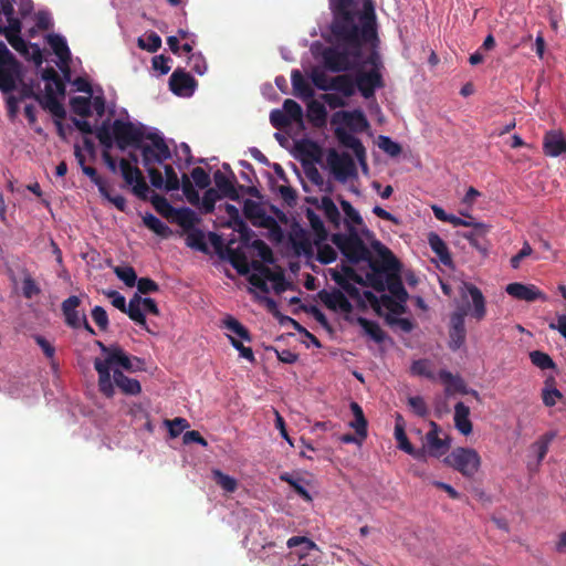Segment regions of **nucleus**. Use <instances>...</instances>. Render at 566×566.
<instances>
[{
	"mask_svg": "<svg viewBox=\"0 0 566 566\" xmlns=\"http://www.w3.org/2000/svg\"><path fill=\"white\" fill-rule=\"evenodd\" d=\"M358 4V0H331L332 41L322 51L327 71L342 73L366 65L378 72L384 69L375 13L360 12Z\"/></svg>",
	"mask_w": 566,
	"mask_h": 566,
	"instance_id": "obj_1",
	"label": "nucleus"
},
{
	"mask_svg": "<svg viewBox=\"0 0 566 566\" xmlns=\"http://www.w3.org/2000/svg\"><path fill=\"white\" fill-rule=\"evenodd\" d=\"M95 135L104 148L111 149L115 143L120 150H126L128 147L137 149L147 136L143 126H136L123 119H115L112 125L108 119L104 120L96 128Z\"/></svg>",
	"mask_w": 566,
	"mask_h": 566,
	"instance_id": "obj_2",
	"label": "nucleus"
},
{
	"mask_svg": "<svg viewBox=\"0 0 566 566\" xmlns=\"http://www.w3.org/2000/svg\"><path fill=\"white\" fill-rule=\"evenodd\" d=\"M143 360L135 356H129L120 346L113 350L109 357L95 358L94 368L98 375V390L106 398L115 396L112 382V371L120 367L126 371H136L142 369Z\"/></svg>",
	"mask_w": 566,
	"mask_h": 566,
	"instance_id": "obj_3",
	"label": "nucleus"
},
{
	"mask_svg": "<svg viewBox=\"0 0 566 566\" xmlns=\"http://www.w3.org/2000/svg\"><path fill=\"white\" fill-rule=\"evenodd\" d=\"M349 233H334L332 242L338 248L342 254L353 264H358L361 261L369 262L371 252L358 235L353 227H349Z\"/></svg>",
	"mask_w": 566,
	"mask_h": 566,
	"instance_id": "obj_4",
	"label": "nucleus"
},
{
	"mask_svg": "<svg viewBox=\"0 0 566 566\" xmlns=\"http://www.w3.org/2000/svg\"><path fill=\"white\" fill-rule=\"evenodd\" d=\"M443 462L463 476L473 478L480 469L481 457L474 449L458 447L444 458Z\"/></svg>",
	"mask_w": 566,
	"mask_h": 566,
	"instance_id": "obj_5",
	"label": "nucleus"
},
{
	"mask_svg": "<svg viewBox=\"0 0 566 566\" xmlns=\"http://www.w3.org/2000/svg\"><path fill=\"white\" fill-rule=\"evenodd\" d=\"M146 139L150 140L151 144H146L143 140L137 147L142 153L144 167L154 166L155 164L161 165L171 158V151L163 136L149 133Z\"/></svg>",
	"mask_w": 566,
	"mask_h": 566,
	"instance_id": "obj_6",
	"label": "nucleus"
},
{
	"mask_svg": "<svg viewBox=\"0 0 566 566\" xmlns=\"http://www.w3.org/2000/svg\"><path fill=\"white\" fill-rule=\"evenodd\" d=\"M22 76V64L10 51L6 55H0V91L3 94L13 92Z\"/></svg>",
	"mask_w": 566,
	"mask_h": 566,
	"instance_id": "obj_7",
	"label": "nucleus"
},
{
	"mask_svg": "<svg viewBox=\"0 0 566 566\" xmlns=\"http://www.w3.org/2000/svg\"><path fill=\"white\" fill-rule=\"evenodd\" d=\"M384 269L390 270V273L386 275V290L399 302L405 303L408 300V292L400 276L401 264L389 249H385Z\"/></svg>",
	"mask_w": 566,
	"mask_h": 566,
	"instance_id": "obj_8",
	"label": "nucleus"
},
{
	"mask_svg": "<svg viewBox=\"0 0 566 566\" xmlns=\"http://www.w3.org/2000/svg\"><path fill=\"white\" fill-rule=\"evenodd\" d=\"M119 170L124 181L127 185L133 186V193L142 200H147L149 187L142 170L137 166L130 165L129 160L125 158L119 160Z\"/></svg>",
	"mask_w": 566,
	"mask_h": 566,
	"instance_id": "obj_9",
	"label": "nucleus"
},
{
	"mask_svg": "<svg viewBox=\"0 0 566 566\" xmlns=\"http://www.w3.org/2000/svg\"><path fill=\"white\" fill-rule=\"evenodd\" d=\"M355 70V88L359 91L364 98H373L376 90L385 86L381 72L376 70L364 71L361 66Z\"/></svg>",
	"mask_w": 566,
	"mask_h": 566,
	"instance_id": "obj_10",
	"label": "nucleus"
},
{
	"mask_svg": "<svg viewBox=\"0 0 566 566\" xmlns=\"http://www.w3.org/2000/svg\"><path fill=\"white\" fill-rule=\"evenodd\" d=\"M468 315L465 308L453 312L450 316L449 329V348L453 352L458 350L465 343L467 331L464 318Z\"/></svg>",
	"mask_w": 566,
	"mask_h": 566,
	"instance_id": "obj_11",
	"label": "nucleus"
},
{
	"mask_svg": "<svg viewBox=\"0 0 566 566\" xmlns=\"http://www.w3.org/2000/svg\"><path fill=\"white\" fill-rule=\"evenodd\" d=\"M327 163L332 172L339 181H345L355 172V163L347 153L338 154L336 150H331L327 156Z\"/></svg>",
	"mask_w": 566,
	"mask_h": 566,
	"instance_id": "obj_12",
	"label": "nucleus"
},
{
	"mask_svg": "<svg viewBox=\"0 0 566 566\" xmlns=\"http://www.w3.org/2000/svg\"><path fill=\"white\" fill-rule=\"evenodd\" d=\"M441 431L439 424L434 421H430V430L424 437V446L422 449L426 450L431 457L439 458L444 454L450 448V440L448 438L441 439L439 432Z\"/></svg>",
	"mask_w": 566,
	"mask_h": 566,
	"instance_id": "obj_13",
	"label": "nucleus"
},
{
	"mask_svg": "<svg viewBox=\"0 0 566 566\" xmlns=\"http://www.w3.org/2000/svg\"><path fill=\"white\" fill-rule=\"evenodd\" d=\"M375 247H381V250L379 251L381 256V262H377L374 260H370L369 266L371 269V273L367 274V280L369 282V285L375 289L377 292H384L386 291V275L387 273H390V270H385V247L380 244L379 241H376Z\"/></svg>",
	"mask_w": 566,
	"mask_h": 566,
	"instance_id": "obj_14",
	"label": "nucleus"
},
{
	"mask_svg": "<svg viewBox=\"0 0 566 566\" xmlns=\"http://www.w3.org/2000/svg\"><path fill=\"white\" fill-rule=\"evenodd\" d=\"M197 86L196 80L182 69H176L169 78L170 91L178 96H190Z\"/></svg>",
	"mask_w": 566,
	"mask_h": 566,
	"instance_id": "obj_15",
	"label": "nucleus"
},
{
	"mask_svg": "<svg viewBox=\"0 0 566 566\" xmlns=\"http://www.w3.org/2000/svg\"><path fill=\"white\" fill-rule=\"evenodd\" d=\"M81 303L82 301L78 296L71 295L61 304V310L64 316L65 324L74 329L81 328L82 318L86 317L84 312H80L77 310Z\"/></svg>",
	"mask_w": 566,
	"mask_h": 566,
	"instance_id": "obj_16",
	"label": "nucleus"
},
{
	"mask_svg": "<svg viewBox=\"0 0 566 566\" xmlns=\"http://www.w3.org/2000/svg\"><path fill=\"white\" fill-rule=\"evenodd\" d=\"M395 438L398 442L399 449L415 458L416 460H424L426 459V450L424 449H416L410 443L407 438L405 431V421L401 415L397 413L396 423H395Z\"/></svg>",
	"mask_w": 566,
	"mask_h": 566,
	"instance_id": "obj_17",
	"label": "nucleus"
},
{
	"mask_svg": "<svg viewBox=\"0 0 566 566\" xmlns=\"http://www.w3.org/2000/svg\"><path fill=\"white\" fill-rule=\"evenodd\" d=\"M319 300L323 304L332 311H340L343 313H350L353 310L352 303L345 294L337 289L332 291L322 290L318 293Z\"/></svg>",
	"mask_w": 566,
	"mask_h": 566,
	"instance_id": "obj_18",
	"label": "nucleus"
},
{
	"mask_svg": "<svg viewBox=\"0 0 566 566\" xmlns=\"http://www.w3.org/2000/svg\"><path fill=\"white\" fill-rule=\"evenodd\" d=\"M505 291L509 295L516 300L534 302L536 300H546V295L533 284L510 283Z\"/></svg>",
	"mask_w": 566,
	"mask_h": 566,
	"instance_id": "obj_19",
	"label": "nucleus"
},
{
	"mask_svg": "<svg viewBox=\"0 0 566 566\" xmlns=\"http://www.w3.org/2000/svg\"><path fill=\"white\" fill-rule=\"evenodd\" d=\"M112 382L114 389L117 388L122 394L126 396H137L142 392L140 382L126 376L123 370L115 368L112 374Z\"/></svg>",
	"mask_w": 566,
	"mask_h": 566,
	"instance_id": "obj_20",
	"label": "nucleus"
},
{
	"mask_svg": "<svg viewBox=\"0 0 566 566\" xmlns=\"http://www.w3.org/2000/svg\"><path fill=\"white\" fill-rule=\"evenodd\" d=\"M38 102L42 108L49 111L55 118H65V108L57 99L56 94L50 83L45 84V94H40Z\"/></svg>",
	"mask_w": 566,
	"mask_h": 566,
	"instance_id": "obj_21",
	"label": "nucleus"
},
{
	"mask_svg": "<svg viewBox=\"0 0 566 566\" xmlns=\"http://www.w3.org/2000/svg\"><path fill=\"white\" fill-rule=\"evenodd\" d=\"M231 177L229 178L226 174H223L221 170H217L213 174V180L214 185L217 187V191L224 198H229L231 200H239L240 195L238 192V189L234 186V174L231 171Z\"/></svg>",
	"mask_w": 566,
	"mask_h": 566,
	"instance_id": "obj_22",
	"label": "nucleus"
},
{
	"mask_svg": "<svg viewBox=\"0 0 566 566\" xmlns=\"http://www.w3.org/2000/svg\"><path fill=\"white\" fill-rule=\"evenodd\" d=\"M335 135H336L338 142L344 147L353 150V153L355 154V156L357 157V159L360 163H363L365 160V157H366L365 147H364L363 143L356 136H354L352 133H349L346 129L340 128V127L335 129Z\"/></svg>",
	"mask_w": 566,
	"mask_h": 566,
	"instance_id": "obj_23",
	"label": "nucleus"
},
{
	"mask_svg": "<svg viewBox=\"0 0 566 566\" xmlns=\"http://www.w3.org/2000/svg\"><path fill=\"white\" fill-rule=\"evenodd\" d=\"M289 548H291V555L295 556L300 562L304 559L311 551H318L317 545L306 536H293L286 542Z\"/></svg>",
	"mask_w": 566,
	"mask_h": 566,
	"instance_id": "obj_24",
	"label": "nucleus"
},
{
	"mask_svg": "<svg viewBox=\"0 0 566 566\" xmlns=\"http://www.w3.org/2000/svg\"><path fill=\"white\" fill-rule=\"evenodd\" d=\"M337 116H342L344 124L352 130L364 132L369 127L365 114L359 109L337 113L334 115L333 122H335Z\"/></svg>",
	"mask_w": 566,
	"mask_h": 566,
	"instance_id": "obj_25",
	"label": "nucleus"
},
{
	"mask_svg": "<svg viewBox=\"0 0 566 566\" xmlns=\"http://www.w3.org/2000/svg\"><path fill=\"white\" fill-rule=\"evenodd\" d=\"M454 427L463 436H469L472 432V422L470 420V408L462 401L454 406Z\"/></svg>",
	"mask_w": 566,
	"mask_h": 566,
	"instance_id": "obj_26",
	"label": "nucleus"
},
{
	"mask_svg": "<svg viewBox=\"0 0 566 566\" xmlns=\"http://www.w3.org/2000/svg\"><path fill=\"white\" fill-rule=\"evenodd\" d=\"M49 44L51 45L54 54L60 59L62 63L67 65L71 60V51L67 46L65 39L61 35L54 34L49 36ZM64 74L66 77L70 75L69 66H65Z\"/></svg>",
	"mask_w": 566,
	"mask_h": 566,
	"instance_id": "obj_27",
	"label": "nucleus"
},
{
	"mask_svg": "<svg viewBox=\"0 0 566 566\" xmlns=\"http://www.w3.org/2000/svg\"><path fill=\"white\" fill-rule=\"evenodd\" d=\"M252 269L256 272H261L264 277H266L269 281H272L274 283V291L277 294L284 292L287 289L289 283L285 281L283 273L273 272L270 268L259 261L252 262Z\"/></svg>",
	"mask_w": 566,
	"mask_h": 566,
	"instance_id": "obj_28",
	"label": "nucleus"
},
{
	"mask_svg": "<svg viewBox=\"0 0 566 566\" xmlns=\"http://www.w3.org/2000/svg\"><path fill=\"white\" fill-rule=\"evenodd\" d=\"M438 376H439L440 380L448 386L447 392H450V390L452 388L454 391H458L460 394H469V390L461 377L454 376L451 371H449L447 369H441L439 371ZM470 392L475 398L479 397V394L476 390H470Z\"/></svg>",
	"mask_w": 566,
	"mask_h": 566,
	"instance_id": "obj_29",
	"label": "nucleus"
},
{
	"mask_svg": "<svg viewBox=\"0 0 566 566\" xmlns=\"http://www.w3.org/2000/svg\"><path fill=\"white\" fill-rule=\"evenodd\" d=\"M465 287L472 298V304H473V308H472L470 315L478 321L483 319L486 315V307H485V298H484L481 290L473 284H467Z\"/></svg>",
	"mask_w": 566,
	"mask_h": 566,
	"instance_id": "obj_30",
	"label": "nucleus"
},
{
	"mask_svg": "<svg viewBox=\"0 0 566 566\" xmlns=\"http://www.w3.org/2000/svg\"><path fill=\"white\" fill-rule=\"evenodd\" d=\"M307 103V119L317 128L325 126L327 119V111L321 102L310 98Z\"/></svg>",
	"mask_w": 566,
	"mask_h": 566,
	"instance_id": "obj_31",
	"label": "nucleus"
},
{
	"mask_svg": "<svg viewBox=\"0 0 566 566\" xmlns=\"http://www.w3.org/2000/svg\"><path fill=\"white\" fill-rule=\"evenodd\" d=\"M226 254L231 263V265L237 270V272L241 275H247L250 272V268H252V264L250 265L248 262V259L244 254V252L240 249H234L231 247L226 248Z\"/></svg>",
	"mask_w": 566,
	"mask_h": 566,
	"instance_id": "obj_32",
	"label": "nucleus"
},
{
	"mask_svg": "<svg viewBox=\"0 0 566 566\" xmlns=\"http://www.w3.org/2000/svg\"><path fill=\"white\" fill-rule=\"evenodd\" d=\"M331 91H336L345 97L355 94V80L348 74H339L331 78Z\"/></svg>",
	"mask_w": 566,
	"mask_h": 566,
	"instance_id": "obj_33",
	"label": "nucleus"
},
{
	"mask_svg": "<svg viewBox=\"0 0 566 566\" xmlns=\"http://www.w3.org/2000/svg\"><path fill=\"white\" fill-rule=\"evenodd\" d=\"M292 86L294 94L303 99H308L314 96V90L304 78L303 74L298 70H293L291 74Z\"/></svg>",
	"mask_w": 566,
	"mask_h": 566,
	"instance_id": "obj_34",
	"label": "nucleus"
},
{
	"mask_svg": "<svg viewBox=\"0 0 566 566\" xmlns=\"http://www.w3.org/2000/svg\"><path fill=\"white\" fill-rule=\"evenodd\" d=\"M428 242L431 250L444 265L452 263V258L446 242L437 233L431 232L428 237Z\"/></svg>",
	"mask_w": 566,
	"mask_h": 566,
	"instance_id": "obj_35",
	"label": "nucleus"
},
{
	"mask_svg": "<svg viewBox=\"0 0 566 566\" xmlns=\"http://www.w3.org/2000/svg\"><path fill=\"white\" fill-rule=\"evenodd\" d=\"M544 153L551 157L566 153V140L560 135L547 134L544 139Z\"/></svg>",
	"mask_w": 566,
	"mask_h": 566,
	"instance_id": "obj_36",
	"label": "nucleus"
},
{
	"mask_svg": "<svg viewBox=\"0 0 566 566\" xmlns=\"http://www.w3.org/2000/svg\"><path fill=\"white\" fill-rule=\"evenodd\" d=\"M321 209L324 211V214L328 222L332 223L334 228L338 229L340 227L342 216L331 197H322Z\"/></svg>",
	"mask_w": 566,
	"mask_h": 566,
	"instance_id": "obj_37",
	"label": "nucleus"
},
{
	"mask_svg": "<svg viewBox=\"0 0 566 566\" xmlns=\"http://www.w3.org/2000/svg\"><path fill=\"white\" fill-rule=\"evenodd\" d=\"M350 410L355 418L354 421L350 422V427L355 429V432L359 438L365 439L367 437V420L364 411L355 401L350 403Z\"/></svg>",
	"mask_w": 566,
	"mask_h": 566,
	"instance_id": "obj_38",
	"label": "nucleus"
},
{
	"mask_svg": "<svg viewBox=\"0 0 566 566\" xmlns=\"http://www.w3.org/2000/svg\"><path fill=\"white\" fill-rule=\"evenodd\" d=\"M358 325L364 332L376 343H382L386 338V333L381 329L380 325L365 317L357 318Z\"/></svg>",
	"mask_w": 566,
	"mask_h": 566,
	"instance_id": "obj_39",
	"label": "nucleus"
},
{
	"mask_svg": "<svg viewBox=\"0 0 566 566\" xmlns=\"http://www.w3.org/2000/svg\"><path fill=\"white\" fill-rule=\"evenodd\" d=\"M305 216L316 237L315 239H318V241H325L328 233L321 217L311 208L306 209Z\"/></svg>",
	"mask_w": 566,
	"mask_h": 566,
	"instance_id": "obj_40",
	"label": "nucleus"
},
{
	"mask_svg": "<svg viewBox=\"0 0 566 566\" xmlns=\"http://www.w3.org/2000/svg\"><path fill=\"white\" fill-rule=\"evenodd\" d=\"M143 222L149 230L163 238H167L171 234L170 228L153 213H146L143 217Z\"/></svg>",
	"mask_w": 566,
	"mask_h": 566,
	"instance_id": "obj_41",
	"label": "nucleus"
},
{
	"mask_svg": "<svg viewBox=\"0 0 566 566\" xmlns=\"http://www.w3.org/2000/svg\"><path fill=\"white\" fill-rule=\"evenodd\" d=\"M554 384V378H548L545 380V386L542 389V399L546 407L555 406L557 400L563 398V394L555 388Z\"/></svg>",
	"mask_w": 566,
	"mask_h": 566,
	"instance_id": "obj_42",
	"label": "nucleus"
},
{
	"mask_svg": "<svg viewBox=\"0 0 566 566\" xmlns=\"http://www.w3.org/2000/svg\"><path fill=\"white\" fill-rule=\"evenodd\" d=\"M488 232V228L483 223H474V228L470 232H464L463 237L470 242L472 247L480 251H485L482 240Z\"/></svg>",
	"mask_w": 566,
	"mask_h": 566,
	"instance_id": "obj_43",
	"label": "nucleus"
},
{
	"mask_svg": "<svg viewBox=\"0 0 566 566\" xmlns=\"http://www.w3.org/2000/svg\"><path fill=\"white\" fill-rule=\"evenodd\" d=\"M70 106L72 112L81 117L91 116V96H74L70 99Z\"/></svg>",
	"mask_w": 566,
	"mask_h": 566,
	"instance_id": "obj_44",
	"label": "nucleus"
},
{
	"mask_svg": "<svg viewBox=\"0 0 566 566\" xmlns=\"http://www.w3.org/2000/svg\"><path fill=\"white\" fill-rule=\"evenodd\" d=\"M223 327L229 332L235 334L242 340L251 342L250 332L237 318L232 316H227L223 319Z\"/></svg>",
	"mask_w": 566,
	"mask_h": 566,
	"instance_id": "obj_45",
	"label": "nucleus"
},
{
	"mask_svg": "<svg viewBox=\"0 0 566 566\" xmlns=\"http://www.w3.org/2000/svg\"><path fill=\"white\" fill-rule=\"evenodd\" d=\"M212 478L213 481L228 493H233L238 489L237 480L228 474H224L219 469L212 470Z\"/></svg>",
	"mask_w": 566,
	"mask_h": 566,
	"instance_id": "obj_46",
	"label": "nucleus"
},
{
	"mask_svg": "<svg viewBox=\"0 0 566 566\" xmlns=\"http://www.w3.org/2000/svg\"><path fill=\"white\" fill-rule=\"evenodd\" d=\"M314 243L317 247L316 259L322 264H329L336 260L337 252L332 245L324 243V241H318V239H315Z\"/></svg>",
	"mask_w": 566,
	"mask_h": 566,
	"instance_id": "obj_47",
	"label": "nucleus"
},
{
	"mask_svg": "<svg viewBox=\"0 0 566 566\" xmlns=\"http://www.w3.org/2000/svg\"><path fill=\"white\" fill-rule=\"evenodd\" d=\"M137 44L140 49L150 53L157 52L161 46V38L154 31L138 38Z\"/></svg>",
	"mask_w": 566,
	"mask_h": 566,
	"instance_id": "obj_48",
	"label": "nucleus"
},
{
	"mask_svg": "<svg viewBox=\"0 0 566 566\" xmlns=\"http://www.w3.org/2000/svg\"><path fill=\"white\" fill-rule=\"evenodd\" d=\"M150 202L155 210L165 218L172 217L176 211L164 196L154 193L150 198Z\"/></svg>",
	"mask_w": 566,
	"mask_h": 566,
	"instance_id": "obj_49",
	"label": "nucleus"
},
{
	"mask_svg": "<svg viewBox=\"0 0 566 566\" xmlns=\"http://www.w3.org/2000/svg\"><path fill=\"white\" fill-rule=\"evenodd\" d=\"M180 187L188 202L192 206L198 207L200 205L199 192L195 189L191 180L186 174H184L181 177Z\"/></svg>",
	"mask_w": 566,
	"mask_h": 566,
	"instance_id": "obj_50",
	"label": "nucleus"
},
{
	"mask_svg": "<svg viewBox=\"0 0 566 566\" xmlns=\"http://www.w3.org/2000/svg\"><path fill=\"white\" fill-rule=\"evenodd\" d=\"M176 216L177 222L184 229L188 230L193 228V226L198 222L197 214L189 208L178 209L174 213Z\"/></svg>",
	"mask_w": 566,
	"mask_h": 566,
	"instance_id": "obj_51",
	"label": "nucleus"
},
{
	"mask_svg": "<svg viewBox=\"0 0 566 566\" xmlns=\"http://www.w3.org/2000/svg\"><path fill=\"white\" fill-rule=\"evenodd\" d=\"M223 198L214 188H208L202 199H200L201 209L205 213H212L216 208V202Z\"/></svg>",
	"mask_w": 566,
	"mask_h": 566,
	"instance_id": "obj_52",
	"label": "nucleus"
},
{
	"mask_svg": "<svg viewBox=\"0 0 566 566\" xmlns=\"http://www.w3.org/2000/svg\"><path fill=\"white\" fill-rule=\"evenodd\" d=\"M556 431H548L533 444L537 452L538 462H541L546 457L549 444L556 438Z\"/></svg>",
	"mask_w": 566,
	"mask_h": 566,
	"instance_id": "obj_53",
	"label": "nucleus"
},
{
	"mask_svg": "<svg viewBox=\"0 0 566 566\" xmlns=\"http://www.w3.org/2000/svg\"><path fill=\"white\" fill-rule=\"evenodd\" d=\"M311 81L321 91H331V78L319 67H313L310 73Z\"/></svg>",
	"mask_w": 566,
	"mask_h": 566,
	"instance_id": "obj_54",
	"label": "nucleus"
},
{
	"mask_svg": "<svg viewBox=\"0 0 566 566\" xmlns=\"http://www.w3.org/2000/svg\"><path fill=\"white\" fill-rule=\"evenodd\" d=\"M282 111L286 114V116L291 119L292 123H302L303 111L301 105L296 103L294 99H285L283 103Z\"/></svg>",
	"mask_w": 566,
	"mask_h": 566,
	"instance_id": "obj_55",
	"label": "nucleus"
},
{
	"mask_svg": "<svg viewBox=\"0 0 566 566\" xmlns=\"http://www.w3.org/2000/svg\"><path fill=\"white\" fill-rule=\"evenodd\" d=\"M411 373L417 376L426 377L430 380L436 379V374L431 368V364L427 359L415 360L411 365Z\"/></svg>",
	"mask_w": 566,
	"mask_h": 566,
	"instance_id": "obj_56",
	"label": "nucleus"
},
{
	"mask_svg": "<svg viewBox=\"0 0 566 566\" xmlns=\"http://www.w3.org/2000/svg\"><path fill=\"white\" fill-rule=\"evenodd\" d=\"M124 313L127 314L128 317L137 325H139L142 328H144L147 332H150L147 325L145 313L143 311V306L127 305Z\"/></svg>",
	"mask_w": 566,
	"mask_h": 566,
	"instance_id": "obj_57",
	"label": "nucleus"
},
{
	"mask_svg": "<svg viewBox=\"0 0 566 566\" xmlns=\"http://www.w3.org/2000/svg\"><path fill=\"white\" fill-rule=\"evenodd\" d=\"M530 358L533 365L541 369H553L556 367L554 360L544 352L534 350L530 354Z\"/></svg>",
	"mask_w": 566,
	"mask_h": 566,
	"instance_id": "obj_58",
	"label": "nucleus"
},
{
	"mask_svg": "<svg viewBox=\"0 0 566 566\" xmlns=\"http://www.w3.org/2000/svg\"><path fill=\"white\" fill-rule=\"evenodd\" d=\"M115 274L122 280L126 286L133 287L137 282V274L133 266H116L114 270Z\"/></svg>",
	"mask_w": 566,
	"mask_h": 566,
	"instance_id": "obj_59",
	"label": "nucleus"
},
{
	"mask_svg": "<svg viewBox=\"0 0 566 566\" xmlns=\"http://www.w3.org/2000/svg\"><path fill=\"white\" fill-rule=\"evenodd\" d=\"M297 150L304 157L311 158L313 160H318L321 155V149L318 145L313 140H302L297 144Z\"/></svg>",
	"mask_w": 566,
	"mask_h": 566,
	"instance_id": "obj_60",
	"label": "nucleus"
},
{
	"mask_svg": "<svg viewBox=\"0 0 566 566\" xmlns=\"http://www.w3.org/2000/svg\"><path fill=\"white\" fill-rule=\"evenodd\" d=\"M82 171L86 175L91 181L97 186L101 195H106V181L103 177L97 174V170L91 166H83Z\"/></svg>",
	"mask_w": 566,
	"mask_h": 566,
	"instance_id": "obj_61",
	"label": "nucleus"
},
{
	"mask_svg": "<svg viewBox=\"0 0 566 566\" xmlns=\"http://www.w3.org/2000/svg\"><path fill=\"white\" fill-rule=\"evenodd\" d=\"M243 212H244V216L250 220L261 219V218H264V216H265L262 207L258 202L250 200V199H247L244 201Z\"/></svg>",
	"mask_w": 566,
	"mask_h": 566,
	"instance_id": "obj_62",
	"label": "nucleus"
},
{
	"mask_svg": "<svg viewBox=\"0 0 566 566\" xmlns=\"http://www.w3.org/2000/svg\"><path fill=\"white\" fill-rule=\"evenodd\" d=\"M187 244L188 247L197 249L201 252H206L208 250L205 241V234L200 230H193L188 234Z\"/></svg>",
	"mask_w": 566,
	"mask_h": 566,
	"instance_id": "obj_63",
	"label": "nucleus"
},
{
	"mask_svg": "<svg viewBox=\"0 0 566 566\" xmlns=\"http://www.w3.org/2000/svg\"><path fill=\"white\" fill-rule=\"evenodd\" d=\"M191 178L195 182V185L200 188V189H206L209 187L211 180H210V176L208 175V172L201 168V167H196L191 170Z\"/></svg>",
	"mask_w": 566,
	"mask_h": 566,
	"instance_id": "obj_64",
	"label": "nucleus"
}]
</instances>
